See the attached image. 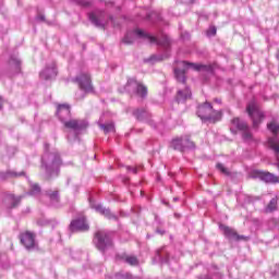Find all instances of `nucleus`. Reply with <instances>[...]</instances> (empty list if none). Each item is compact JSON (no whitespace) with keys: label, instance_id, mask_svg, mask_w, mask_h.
Masks as SVG:
<instances>
[{"label":"nucleus","instance_id":"f257e3e1","mask_svg":"<svg viewBox=\"0 0 279 279\" xmlns=\"http://www.w3.org/2000/svg\"><path fill=\"white\" fill-rule=\"evenodd\" d=\"M137 39L146 40L147 43H150V45H158V47H161L165 53L161 56L159 60H165L166 58H169L171 40L169 39L167 34L159 33L157 36H153L141 28H135L133 32L126 33V35L122 39V43H124V45H132L136 43Z\"/></svg>","mask_w":279,"mask_h":279},{"label":"nucleus","instance_id":"f03ea898","mask_svg":"<svg viewBox=\"0 0 279 279\" xmlns=\"http://www.w3.org/2000/svg\"><path fill=\"white\" fill-rule=\"evenodd\" d=\"M57 116L60 122L63 123L65 132L68 134V141H77V136L88 128L86 120L71 119V107L69 105H59L57 108Z\"/></svg>","mask_w":279,"mask_h":279},{"label":"nucleus","instance_id":"7ed1b4c3","mask_svg":"<svg viewBox=\"0 0 279 279\" xmlns=\"http://www.w3.org/2000/svg\"><path fill=\"white\" fill-rule=\"evenodd\" d=\"M41 165L45 167L48 175H58L60 172L62 159L57 150L49 153V144H45V154L41 157Z\"/></svg>","mask_w":279,"mask_h":279},{"label":"nucleus","instance_id":"20e7f679","mask_svg":"<svg viewBox=\"0 0 279 279\" xmlns=\"http://www.w3.org/2000/svg\"><path fill=\"white\" fill-rule=\"evenodd\" d=\"M192 69L193 71H202L203 73H208L213 75L215 68L213 65L195 64L186 61L179 62V68L174 69V76L181 84L186 82V71Z\"/></svg>","mask_w":279,"mask_h":279},{"label":"nucleus","instance_id":"39448f33","mask_svg":"<svg viewBox=\"0 0 279 279\" xmlns=\"http://www.w3.org/2000/svg\"><path fill=\"white\" fill-rule=\"evenodd\" d=\"M196 114L201 120L204 122L208 121L209 123H216V121L221 119V111L213 109L210 102L198 106Z\"/></svg>","mask_w":279,"mask_h":279},{"label":"nucleus","instance_id":"423d86ee","mask_svg":"<svg viewBox=\"0 0 279 279\" xmlns=\"http://www.w3.org/2000/svg\"><path fill=\"white\" fill-rule=\"evenodd\" d=\"M88 19L92 23V25H95V27H106L109 23L111 25H114V17L111 15H108L106 11H94L88 13Z\"/></svg>","mask_w":279,"mask_h":279},{"label":"nucleus","instance_id":"0eeeda50","mask_svg":"<svg viewBox=\"0 0 279 279\" xmlns=\"http://www.w3.org/2000/svg\"><path fill=\"white\" fill-rule=\"evenodd\" d=\"M94 243L99 252L112 247V234L106 230H99L95 233Z\"/></svg>","mask_w":279,"mask_h":279},{"label":"nucleus","instance_id":"6e6552de","mask_svg":"<svg viewBox=\"0 0 279 279\" xmlns=\"http://www.w3.org/2000/svg\"><path fill=\"white\" fill-rule=\"evenodd\" d=\"M267 128L269 132L274 134V136L267 138L266 147H268V149H272L274 154L278 156L279 155V138H278L279 124H276L275 122H270L267 124Z\"/></svg>","mask_w":279,"mask_h":279},{"label":"nucleus","instance_id":"1a4fd4ad","mask_svg":"<svg viewBox=\"0 0 279 279\" xmlns=\"http://www.w3.org/2000/svg\"><path fill=\"white\" fill-rule=\"evenodd\" d=\"M246 112L253 121V128H258L265 119V113L260 111V108L255 102H250L246 107Z\"/></svg>","mask_w":279,"mask_h":279},{"label":"nucleus","instance_id":"9d476101","mask_svg":"<svg viewBox=\"0 0 279 279\" xmlns=\"http://www.w3.org/2000/svg\"><path fill=\"white\" fill-rule=\"evenodd\" d=\"M235 128V129H234ZM236 130L242 132V138L244 141H252V132H250V126L244 121H241L239 118H234L231 121V132L236 134Z\"/></svg>","mask_w":279,"mask_h":279},{"label":"nucleus","instance_id":"9b49d317","mask_svg":"<svg viewBox=\"0 0 279 279\" xmlns=\"http://www.w3.org/2000/svg\"><path fill=\"white\" fill-rule=\"evenodd\" d=\"M125 90H128V93H130L131 90H135V95H137V97H142V99H145V97H147V87L138 83V81H136L135 78L128 80Z\"/></svg>","mask_w":279,"mask_h":279},{"label":"nucleus","instance_id":"f8f14e48","mask_svg":"<svg viewBox=\"0 0 279 279\" xmlns=\"http://www.w3.org/2000/svg\"><path fill=\"white\" fill-rule=\"evenodd\" d=\"M171 147L177 149V151H184L185 149H195V143L191 142V140L185 136L173 140Z\"/></svg>","mask_w":279,"mask_h":279},{"label":"nucleus","instance_id":"ddd939ff","mask_svg":"<svg viewBox=\"0 0 279 279\" xmlns=\"http://www.w3.org/2000/svg\"><path fill=\"white\" fill-rule=\"evenodd\" d=\"M20 241L22 245L28 251L36 250L38 245L36 244V235L33 232L26 231L21 233Z\"/></svg>","mask_w":279,"mask_h":279},{"label":"nucleus","instance_id":"4468645a","mask_svg":"<svg viewBox=\"0 0 279 279\" xmlns=\"http://www.w3.org/2000/svg\"><path fill=\"white\" fill-rule=\"evenodd\" d=\"M75 82L78 84L81 90L84 93H93V83L90 82V75L83 73L76 76Z\"/></svg>","mask_w":279,"mask_h":279},{"label":"nucleus","instance_id":"2eb2a0df","mask_svg":"<svg viewBox=\"0 0 279 279\" xmlns=\"http://www.w3.org/2000/svg\"><path fill=\"white\" fill-rule=\"evenodd\" d=\"M89 226L88 222H86V217L81 216L80 218H76L71 221L70 223V230L72 232H86L88 231Z\"/></svg>","mask_w":279,"mask_h":279},{"label":"nucleus","instance_id":"dca6fc26","mask_svg":"<svg viewBox=\"0 0 279 279\" xmlns=\"http://www.w3.org/2000/svg\"><path fill=\"white\" fill-rule=\"evenodd\" d=\"M58 75V70L56 69V62L51 61L46 65V68L39 73L40 80H54Z\"/></svg>","mask_w":279,"mask_h":279},{"label":"nucleus","instance_id":"f3484780","mask_svg":"<svg viewBox=\"0 0 279 279\" xmlns=\"http://www.w3.org/2000/svg\"><path fill=\"white\" fill-rule=\"evenodd\" d=\"M255 178H258L263 182L270 183V184H276L279 182L278 177H276L274 173L265 172L260 170L255 171Z\"/></svg>","mask_w":279,"mask_h":279},{"label":"nucleus","instance_id":"a211bd4d","mask_svg":"<svg viewBox=\"0 0 279 279\" xmlns=\"http://www.w3.org/2000/svg\"><path fill=\"white\" fill-rule=\"evenodd\" d=\"M90 206L96 213H99V215H102L107 219H114L117 220V216L110 211V209L104 207L101 204H95L93 201H90Z\"/></svg>","mask_w":279,"mask_h":279},{"label":"nucleus","instance_id":"6ab92c4d","mask_svg":"<svg viewBox=\"0 0 279 279\" xmlns=\"http://www.w3.org/2000/svg\"><path fill=\"white\" fill-rule=\"evenodd\" d=\"M219 229L223 232L225 236L229 239L230 241H241L242 239H245L243 235H238L236 231L230 227H226L225 225H220Z\"/></svg>","mask_w":279,"mask_h":279},{"label":"nucleus","instance_id":"aec40b11","mask_svg":"<svg viewBox=\"0 0 279 279\" xmlns=\"http://www.w3.org/2000/svg\"><path fill=\"white\" fill-rule=\"evenodd\" d=\"M134 117L137 119V121H145L146 123H149V125H154V122L151 121V114L147 112L145 109H137L133 112Z\"/></svg>","mask_w":279,"mask_h":279},{"label":"nucleus","instance_id":"412c9836","mask_svg":"<svg viewBox=\"0 0 279 279\" xmlns=\"http://www.w3.org/2000/svg\"><path fill=\"white\" fill-rule=\"evenodd\" d=\"M105 118H106V113H104L98 120V125L100 130L105 132V134H110V132H114V123L113 122L105 123L106 122V120H104Z\"/></svg>","mask_w":279,"mask_h":279},{"label":"nucleus","instance_id":"4be33fe9","mask_svg":"<svg viewBox=\"0 0 279 279\" xmlns=\"http://www.w3.org/2000/svg\"><path fill=\"white\" fill-rule=\"evenodd\" d=\"M192 93L189 87H184L183 89H179L177 93V101L178 104H184L186 99H191Z\"/></svg>","mask_w":279,"mask_h":279},{"label":"nucleus","instance_id":"5701e85b","mask_svg":"<svg viewBox=\"0 0 279 279\" xmlns=\"http://www.w3.org/2000/svg\"><path fill=\"white\" fill-rule=\"evenodd\" d=\"M46 197H48L50 205H52L54 208L60 206V195L58 194V191H46Z\"/></svg>","mask_w":279,"mask_h":279},{"label":"nucleus","instance_id":"b1692460","mask_svg":"<svg viewBox=\"0 0 279 279\" xmlns=\"http://www.w3.org/2000/svg\"><path fill=\"white\" fill-rule=\"evenodd\" d=\"M22 175H25V171L16 172L14 170H8L5 172H0V180H10V178H22Z\"/></svg>","mask_w":279,"mask_h":279},{"label":"nucleus","instance_id":"393cba45","mask_svg":"<svg viewBox=\"0 0 279 279\" xmlns=\"http://www.w3.org/2000/svg\"><path fill=\"white\" fill-rule=\"evenodd\" d=\"M23 196H14V194H7L5 202L9 204V208H16L17 204H21Z\"/></svg>","mask_w":279,"mask_h":279},{"label":"nucleus","instance_id":"a878e982","mask_svg":"<svg viewBox=\"0 0 279 279\" xmlns=\"http://www.w3.org/2000/svg\"><path fill=\"white\" fill-rule=\"evenodd\" d=\"M11 69H14L15 73H21V59L16 56H12L9 60Z\"/></svg>","mask_w":279,"mask_h":279},{"label":"nucleus","instance_id":"bb28decb","mask_svg":"<svg viewBox=\"0 0 279 279\" xmlns=\"http://www.w3.org/2000/svg\"><path fill=\"white\" fill-rule=\"evenodd\" d=\"M153 260L154 263H161V265H165L169 263V255L163 256L162 251H157L156 256Z\"/></svg>","mask_w":279,"mask_h":279},{"label":"nucleus","instance_id":"cd10ccee","mask_svg":"<svg viewBox=\"0 0 279 279\" xmlns=\"http://www.w3.org/2000/svg\"><path fill=\"white\" fill-rule=\"evenodd\" d=\"M278 208V198H272L266 207V213H274Z\"/></svg>","mask_w":279,"mask_h":279},{"label":"nucleus","instance_id":"c85d7f7f","mask_svg":"<svg viewBox=\"0 0 279 279\" xmlns=\"http://www.w3.org/2000/svg\"><path fill=\"white\" fill-rule=\"evenodd\" d=\"M27 195H40V185L36 183H31V190Z\"/></svg>","mask_w":279,"mask_h":279},{"label":"nucleus","instance_id":"c756f323","mask_svg":"<svg viewBox=\"0 0 279 279\" xmlns=\"http://www.w3.org/2000/svg\"><path fill=\"white\" fill-rule=\"evenodd\" d=\"M117 279H134V277H132V275H130V272H118L116 275Z\"/></svg>","mask_w":279,"mask_h":279},{"label":"nucleus","instance_id":"7c9ffc66","mask_svg":"<svg viewBox=\"0 0 279 279\" xmlns=\"http://www.w3.org/2000/svg\"><path fill=\"white\" fill-rule=\"evenodd\" d=\"M216 167L218 171H221L223 173V175H230V171L228 170V168L223 167V163H217Z\"/></svg>","mask_w":279,"mask_h":279},{"label":"nucleus","instance_id":"2f4dec72","mask_svg":"<svg viewBox=\"0 0 279 279\" xmlns=\"http://www.w3.org/2000/svg\"><path fill=\"white\" fill-rule=\"evenodd\" d=\"M125 262L129 264V265H138V259L135 257V256H128L125 258Z\"/></svg>","mask_w":279,"mask_h":279},{"label":"nucleus","instance_id":"473e14b6","mask_svg":"<svg viewBox=\"0 0 279 279\" xmlns=\"http://www.w3.org/2000/svg\"><path fill=\"white\" fill-rule=\"evenodd\" d=\"M80 5H82L83 8H90V5H93V1L81 0Z\"/></svg>","mask_w":279,"mask_h":279},{"label":"nucleus","instance_id":"72a5a7b5","mask_svg":"<svg viewBox=\"0 0 279 279\" xmlns=\"http://www.w3.org/2000/svg\"><path fill=\"white\" fill-rule=\"evenodd\" d=\"M217 34V27L210 26L209 29L207 31V36H215Z\"/></svg>","mask_w":279,"mask_h":279},{"label":"nucleus","instance_id":"f704fd0d","mask_svg":"<svg viewBox=\"0 0 279 279\" xmlns=\"http://www.w3.org/2000/svg\"><path fill=\"white\" fill-rule=\"evenodd\" d=\"M181 38L182 40H189V38H191V35L189 33H181Z\"/></svg>","mask_w":279,"mask_h":279},{"label":"nucleus","instance_id":"c9c22d12","mask_svg":"<svg viewBox=\"0 0 279 279\" xmlns=\"http://www.w3.org/2000/svg\"><path fill=\"white\" fill-rule=\"evenodd\" d=\"M128 171H131L132 173H138V169L134 168V167H126Z\"/></svg>","mask_w":279,"mask_h":279},{"label":"nucleus","instance_id":"e433bc0d","mask_svg":"<svg viewBox=\"0 0 279 279\" xmlns=\"http://www.w3.org/2000/svg\"><path fill=\"white\" fill-rule=\"evenodd\" d=\"M154 16H157V21H160V15H158L156 12H153L151 14H150V19H154Z\"/></svg>","mask_w":279,"mask_h":279},{"label":"nucleus","instance_id":"4c0bfd02","mask_svg":"<svg viewBox=\"0 0 279 279\" xmlns=\"http://www.w3.org/2000/svg\"><path fill=\"white\" fill-rule=\"evenodd\" d=\"M37 21H45V15L37 16Z\"/></svg>","mask_w":279,"mask_h":279},{"label":"nucleus","instance_id":"58836bf2","mask_svg":"<svg viewBox=\"0 0 279 279\" xmlns=\"http://www.w3.org/2000/svg\"><path fill=\"white\" fill-rule=\"evenodd\" d=\"M3 108V98L0 97V110Z\"/></svg>","mask_w":279,"mask_h":279},{"label":"nucleus","instance_id":"ea45409f","mask_svg":"<svg viewBox=\"0 0 279 279\" xmlns=\"http://www.w3.org/2000/svg\"><path fill=\"white\" fill-rule=\"evenodd\" d=\"M215 102H216V104H221V99L216 98V99H215Z\"/></svg>","mask_w":279,"mask_h":279},{"label":"nucleus","instance_id":"a19ab883","mask_svg":"<svg viewBox=\"0 0 279 279\" xmlns=\"http://www.w3.org/2000/svg\"><path fill=\"white\" fill-rule=\"evenodd\" d=\"M105 5L108 8V5H113L112 2H105Z\"/></svg>","mask_w":279,"mask_h":279},{"label":"nucleus","instance_id":"79ce46f5","mask_svg":"<svg viewBox=\"0 0 279 279\" xmlns=\"http://www.w3.org/2000/svg\"><path fill=\"white\" fill-rule=\"evenodd\" d=\"M37 223H38L39 226H45V222H43V221H40V220H38Z\"/></svg>","mask_w":279,"mask_h":279},{"label":"nucleus","instance_id":"37998d69","mask_svg":"<svg viewBox=\"0 0 279 279\" xmlns=\"http://www.w3.org/2000/svg\"><path fill=\"white\" fill-rule=\"evenodd\" d=\"M190 3H197V0H190Z\"/></svg>","mask_w":279,"mask_h":279},{"label":"nucleus","instance_id":"c03bdc74","mask_svg":"<svg viewBox=\"0 0 279 279\" xmlns=\"http://www.w3.org/2000/svg\"><path fill=\"white\" fill-rule=\"evenodd\" d=\"M157 232H158L159 234H165V232H162V231H160V230H157Z\"/></svg>","mask_w":279,"mask_h":279},{"label":"nucleus","instance_id":"a18cd8bd","mask_svg":"<svg viewBox=\"0 0 279 279\" xmlns=\"http://www.w3.org/2000/svg\"><path fill=\"white\" fill-rule=\"evenodd\" d=\"M241 197H242L241 195H240V196H238V202H241Z\"/></svg>","mask_w":279,"mask_h":279},{"label":"nucleus","instance_id":"49530a36","mask_svg":"<svg viewBox=\"0 0 279 279\" xmlns=\"http://www.w3.org/2000/svg\"><path fill=\"white\" fill-rule=\"evenodd\" d=\"M178 199H179L178 197H174V198H173V202H178Z\"/></svg>","mask_w":279,"mask_h":279},{"label":"nucleus","instance_id":"de8ad7c7","mask_svg":"<svg viewBox=\"0 0 279 279\" xmlns=\"http://www.w3.org/2000/svg\"><path fill=\"white\" fill-rule=\"evenodd\" d=\"M156 57H151V59L150 60H154Z\"/></svg>","mask_w":279,"mask_h":279}]
</instances>
